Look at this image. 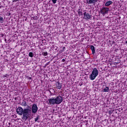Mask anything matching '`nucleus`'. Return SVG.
<instances>
[{"instance_id": "11", "label": "nucleus", "mask_w": 127, "mask_h": 127, "mask_svg": "<svg viewBox=\"0 0 127 127\" xmlns=\"http://www.w3.org/2000/svg\"><path fill=\"white\" fill-rule=\"evenodd\" d=\"M90 49L92 51V54H95V53H96V50L95 49V47H94V46L91 45L90 46Z\"/></svg>"}, {"instance_id": "26", "label": "nucleus", "mask_w": 127, "mask_h": 127, "mask_svg": "<svg viewBox=\"0 0 127 127\" xmlns=\"http://www.w3.org/2000/svg\"><path fill=\"white\" fill-rule=\"evenodd\" d=\"M50 93L51 94V96H53L54 94H53L52 92H51V91H50Z\"/></svg>"}, {"instance_id": "23", "label": "nucleus", "mask_w": 127, "mask_h": 127, "mask_svg": "<svg viewBox=\"0 0 127 127\" xmlns=\"http://www.w3.org/2000/svg\"><path fill=\"white\" fill-rule=\"evenodd\" d=\"M49 64H50V62H48L46 64V66H47L48 65H49Z\"/></svg>"}, {"instance_id": "18", "label": "nucleus", "mask_w": 127, "mask_h": 127, "mask_svg": "<svg viewBox=\"0 0 127 127\" xmlns=\"http://www.w3.org/2000/svg\"><path fill=\"white\" fill-rule=\"evenodd\" d=\"M39 120V116H37L36 118H35V122H37V123H39L38 121Z\"/></svg>"}, {"instance_id": "14", "label": "nucleus", "mask_w": 127, "mask_h": 127, "mask_svg": "<svg viewBox=\"0 0 127 127\" xmlns=\"http://www.w3.org/2000/svg\"><path fill=\"white\" fill-rule=\"evenodd\" d=\"M42 55H43V56H47V55H48V53L47 52H43L42 53Z\"/></svg>"}, {"instance_id": "8", "label": "nucleus", "mask_w": 127, "mask_h": 127, "mask_svg": "<svg viewBox=\"0 0 127 127\" xmlns=\"http://www.w3.org/2000/svg\"><path fill=\"white\" fill-rule=\"evenodd\" d=\"M87 3H88V4H95L96 2L98 1V0H86Z\"/></svg>"}, {"instance_id": "7", "label": "nucleus", "mask_w": 127, "mask_h": 127, "mask_svg": "<svg viewBox=\"0 0 127 127\" xmlns=\"http://www.w3.org/2000/svg\"><path fill=\"white\" fill-rule=\"evenodd\" d=\"M83 16L84 19L88 20V19H90V18H91L92 15H90V13H89V12H84L83 13Z\"/></svg>"}, {"instance_id": "22", "label": "nucleus", "mask_w": 127, "mask_h": 127, "mask_svg": "<svg viewBox=\"0 0 127 127\" xmlns=\"http://www.w3.org/2000/svg\"><path fill=\"white\" fill-rule=\"evenodd\" d=\"M7 76V74H5V75H3V78H5Z\"/></svg>"}, {"instance_id": "13", "label": "nucleus", "mask_w": 127, "mask_h": 127, "mask_svg": "<svg viewBox=\"0 0 127 127\" xmlns=\"http://www.w3.org/2000/svg\"><path fill=\"white\" fill-rule=\"evenodd\" d=\"M21 105L22 107H26V106H27V103H26V101H23Z\"/></svg>"}, {"instance_id": "17", "label": "nucleus", "mask_w": 127, "mask_h": 127, "mask_svg": "<svg viewBox=\"0 0 127 127\" xmlns=\"http://www.w3.org/2000/svg\"><path fill=\"white\" fill-rule=\"evenodd\" d=\"M26 78L27 79V80H29V81L32 80V78L31 77H29V76H26Z\"/></svg>"}, {"instance_id": "24", "label": "nucleus", "mask_w": 127, "mask_h": 127, "mask_svg": "<svg viewBox=\"0 0 127 127\" xmlns=\"http://www.w3.org/2000/svg\"><path fill=\"white\" fill-rule=\"evenodd\" d=\"M19 0H13V2H16V1H18Z\"/></svg>"}, {"instance_id": "6", "label": "nucleus", "mask_w": 127, "mask_h": 127, "mask_svg": "<svg viewBox=\"0 0 127 127\" xmlns=\"http://www.w3.org/2000/svg\"><path fill=\"white\" fill-rule=\"evenodd\" d=\"M24 110V109H23L21 107H18L16 109V113L17 115H19V116H22Z\"/></svg>"}, {"instance_id": "19", "label": "nucleus", "mask_w": 127, "mask_h": 127, "mask_svg": "<svg viewBox=\"0 0 127 127\" xmlns=\"http://www.w3.org/2000/svg\"><path fill=\"white\" fill-rule=\"evenodd\" d=\"M3 22V18L2 17H0V23H2Z\"/></svg>"}, {"instance_id": "30", "label": "nucleus", "mask_w": 127, "mask_h": 127, "mask_svg": "<svg viewBox=\"0 0 127 127\" xmlns=\"http://www.w3.org/2000/svg\"><path fill=\"white\" fill-rule=\"evenodd\" d=\"M8 124H9V125H10V123H9Z\"/></svg>"}, {"instance_id": "3", "label": "nucleus", "mask_w": 127, "mask_h": 127, "mask_svg": "<svg viewBox=\"0 0 127 127\" xmlns=\"http://www.w3.org/2000/svg\"><path fill=\"white\" fill-rule=\"evenodd\" d=\"M31 114V109L25 108L23 112V117L25 120H27Z\"/></svg>"}, {"instance_id": "28", "label": "nucleus", "mask_w": 127, "mask_h": 127, "mask_svg": "<svg viewBox=\"0 0 127 127\" xmlns=\"http://www.w3.org/2000/svg\"><path fill=\"white\" fill-rule=\"evenodd\" d=\"M121 63V61H119L117 63V64H120Z\"/></svg>"}, {"instance_id": "4", "label": "nucleus", "mask_w": 127, "mask_h": 127, "mask_svg": "<svg viewBox=\"0 0 127 127\" xmlns=\"http://www.w3.org/2000/svg\"><path fill=\"white\" fill-rule=\"evenodd\" d=\"M110 11V8L108 7H102L100 10V13L103 16H105L106 14H108Z\"/></svg>"}, {"instance_id": "25", "label": "nucleus", "mask_w": 127, "mask_h": 127, "mask_svg": "<svg viewBox=\"0 0 127 127\" xmlns=\"http://www.w3.org/2000/svg\"><path fill=\"white\" fill-rule=\"evenodd\" d=\"M4 36V35L3 34H0V37H3Z\"/></svg>"}, {"instance_id": "27", "label": "nucleus", "mask_w": 127, "mask_h": 127, "mask_svg": "<svg viewBox=\"0 0 127 127\" xmlns=\"http://www.w3.org/2000/svg\"><path fill=\"white\" fill-rule=\"evenodd\" d=\"M65 61H66V60L64 59L62 60V62H65Z\"/></svg>"}, {"instance_id": "5", "label": "nucleus", "mask_w": 127, "mask_h": 127, "mask_svg": "<svg viewBox=\"0 0 127 127\" xmlns=\"http://www.w3.org/2000/svg\"><path fill=\"white\" fill-rule=\"evenodd\" d=\"M37 111H38V107H37V105L36 104H33L32 106V113L33 114H36V113H37Z\"/></svg>"}, {"instance_id": "12", "label": "nucleus", "mask_w": 127, "mask_h": 127, "mask_svg": "<svg viewBox=\"0 0 127 127\" xmlns=\"http://www.w3.org/2000/svg\"><path fill=\"white\" fill-rule=\"evenodd\" d=\"M109 91L110 88L108 86H106V87L103 89V93H108Z\"/></svg>"}, {"instance_id": "10", "label": "nucleus", "mask_w": 127, "mask_h": 127, "mask_svg": "<svg viewBox=\"0 0 127 127\" xmlns=\"http://www.w3.org/2000/svg\"><path fill=\"white\" fill-rule=\"evenodd\" d=\"M111 4H113V1L112 0H109L106 2L105 4V6H110Z\"/></svg>"}, {"instance_id": "21", "label": "nucleus", "mask_w": 127, "mask_h": 127, "mask_svg": "<svg viewBox=\"0 0 127 127\" xmlns=\"http://www.w3.org/2000/svg\"><path fill=\"white\" fill-rule=\"evenodd\" d=\"M65 49H66V48H65V47H64L63 48L62 52H64V51H65Z\"/></svg>"}, {"instance_id": "9", "label": "nucleus", "mask_w": 127, "mask_h": 127, "mask_svg": "<svg viewBox=\"0 0 127 127\" xmlns=\"http://www.w3.org/2000/svg\"><path fill=\"white\" fill-rule=\"evenodd\" d=\"M56 86L57 89L60 90V89H61V88H62V83H61L59 82H57L56 83Z\"/></svg>"}, {"instance_id": "29", "label": "nucleus", "mask_w": 127, "mask_h": 127, "mask_svg": "<svg viewBox=\"0 0 127 127\" xmlns=\"http://www.w3.org/2000/svg\"><path fill=\"white\" fill-rule=\"evenodd\" d=\"M33 19H35V20H36V19H37V18L34 17H33Z\"/></svg>"}, {"instance_id": "2", "label": "nucleus", "mask_w": 127, "mask_h": 127, "mask_svg": "<svg viewBox=\"0 0 127 127\" xmlns=\"http://www.w3.org/2000/svg\"><path fill=\"white\" fill-rule=\"evenodd\" d=\"M98 75L99 70L97 68L95 67L93 68L91 74L89 76V79H90L91 81H93V80H95Z\"/></svg>"}, {"instance_id": "1", "label": "nucleus", "mask_w": 127, "mask_h": 127, "mask_svg": "<svg viewBox=\"0 0 127 127\" xmlns=\"http://www.w3.org/2000/svg\"><path fill=\"white\" fill-rule=\"evenodd\" d=\"M49 105H60L63 102V98L62 96L59 95L56 97H52L49 100Z\"/></svg>"}, {"instance_id": "31", "label": "nucleus", "mask_w": 127, "mask_h": 127, "mask_svg": "<svg viewBox=\"0 0 127 127\" xmlns=\"http://www.w3.org/2000/svg\"><path fill=\"white\" fill-rule=\"evenodd\" d=\"M5 41H6V39H5Z\"/></svg>"}, {"instance_id": "15", "label": "nucleus", "mask_w": 127, "mask_h": 127, "mask_svg": "<svg viewBox=\"0 0 127 127\" xmlns=\"http://www.w3.org/2000/svg\"><path fill=\"white\" fill-rule=\"evenodd\" d=\"M29 57H31V58H32V57H33V53L30 52L29 53Z\"/></svg>"}, {"instance_id": "16", "label": "nucleus", "mask_w": 127, "mask_h": 127, "mask_svg": "<svg viewBox=\"0 0 127 127\" xmlns=\"http://www.w3.org/2000/svg\"><path fill=\"white\" fill-rule=\"evenodd\" d=\"M78 14L79 15V16H81V15H83V12L81 11H78Z\"/></svg>"}, {"instance_id": "20", "label": "nucleus", "mask_w": 127, "mask_h": 127, "mask_svg": "<svg viewBox=\"0 0 127 127\" xmlns=\"http://www.w3.org/2000/svg\"><path fill=\"white\" fill-rule=\"evenodd\" d=\"M57 0H52V1L53 2V3H54V4H55V3H56L57 2Z\"/></svg>"}]
</instances>
